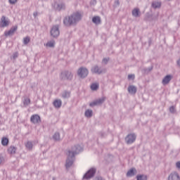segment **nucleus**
I'll list each match as a JSON object with an SVG mask.
<instances>
[{"mask_svg": "<svg viewBox=\"0 0 180 180\" xmlns=\"http://www.w3.org/2000/svg\"><path fill=\"white\" fill-rule=\"evenodd\" d=\"M4 162H5V158H4L2 156H0V165L1 164H4Z\"/></svg>", "mask_w": 180, "mask_h": 180, "instance_id": "4c0bfd02", "label": "nucleus"}, {"mask_svg": "<svg viewBox=\"0 0 180 180\" xmlns=\"http://www.w3.org/2000/svg\"><path fill=\"white\" fill-rule=\"evenodd\" d=\"M161 1H153L152 2L151 7L153 8V9H160L161 8Z\"/></svg>", "mask_w": 180, "mask_h": 180, "instance_id": "6ab92c4d", "label": "nucleus"}, {"mask_svg": "<svg viewBox=\"0 0 180 180\" xmlns=\"http://www.w3.org/2000/svg\"><path fill=\"white\" fill-rule=\"evenodd\" d=\"M8 1L11 5H15V4H16V2H18V0H8Z\"/></svg>", "mask_w": 180, "mask_h": 180, "instance_id": "e433bc0d", "label": "nucleus"}, {"mask_svg": "<svg viewBox=\"0 0 180 180\" xmlns=\"http://www.w3.org/2000/svg\"><path fill=\"white\" fill-rule=\"evenodd\" d=\"M1 25H0V27H8L9 26V24L11 23V21L9 20H6V17L2 16L1 17Z\"/></svg>", "mask_w": 180, "mask_h": 180, "instance_id": "f8f14e48", "label": "nucleus"}, {"mask_svg": "<svg viewBox=\"0 0 180 180\" xmlns=\"http://www.w3.org/2000/svg\"><path fill=\"white\" fill-rule=\"evenodd\" d=\"M65 4L64 3H60V4H55V9L56 11H58L59 12L61 11H65Z\"/></svg>", "mask_w": 180, "mask_h": 180, "instance_id": "2eb2a0df", "label": "nucleus"}, {"mask_svg": "<svg viewBox=\"0 0 180 180\" xmlns=\"http://www.w3.org/2000/svg\"><path fill=\"white\" fill-rule=\"evenodd\" d=\"M44 46H46V44H44Z\"/></svg>", "mask_w": 180, "mask_h": 180, "instance_id": "49530a36", "label": "nucleus"}, {"mask_svg": "<svg viewBox=\"0 0 180 180\" xmlns=\"http://www.w3.org/2000/svg\"><path fill=\"white\" fill-rule=\"evenodd\" d=\"M99 88V85L96 84V83H93L91 85V91H96Z\"/></svg>", "mask_w": 180, "mask_h": 180, "instance_id": "7c9ffc66", "label": "nucleus"}, {"mask_svg": "<svg viewBox=\"0 0 180 180\" xmlns=\"http://www.w3.org/2000/svg\"><path fill=\"white\" fill-rule=\"evenodd\" d=\"M135 76L134 75H128V79H134Z\"/></svg>", "mask_w": 180, "mask_h": 180, "instance_id": "58836bf2", "label": "nucleus"}, {"mask_svg": "<svg viewBox=\"0 0 180 180\" xmlns=\"http://www.w3.org/2000/svg\"><path fill=\"white\" fill-rule=\"evenodd\" d=\"M172 79V75H167L165 76L163 79L162 80V85H168L169 84L170 81Z\"/></svg>", "mask_w": 180, "mask_h": 180, "instance_id": "4468645a", "label": "nucleus"}, {"mask_svg": "<svg viewBox=\"0 0 180 180\" xmlns=\"http://www.w3.org/2000/svg\"><path fill=\"white\" fill-rule=\"evenodd\" d=\"M70 96H71V91H64L62 93V98H63V99H68V98H70Z\"/></svg>", "mask_w": 180, "mask_h": 180, "instance_id": "4be33fe9", "label": "nucleus"}, {"mask_svg": "<svg viewBox=\"0 0 180 180\" xmlns=\"http://www.w3.org/2000/svg\"><path fill=\"white\" fill-rule=\"evenodd\" d=\"M108 62H109V58H104L103 59V63H104L105 64H108Z\"/></svg>", "mask_w": 180, "mask_h": 180, "instance_id": "c9c22d12", "label": "nucleus"}, {"mask_svg": "<svg viewBox=\"0 0 180 180\" xmlns=\"http://www.w3.org/2000/svg\"><path fill=\"white\" fill-rule=\"evenodd\" d=\"M51 36L54 37V39H57V37L60 36V27L58 25L52 27L51 30Z\"/></svg>", "mask_w": 180, "mask_h": 180, "instance_id": "423d86ee", "label": "nucleus"}, {"mask_svg": "<svg viewBox=\"0 0 180 180\" xmlns=\"http://www.w3.org/2000/svg\"><path fill=\"white\" fill-rule=\"evenodd\" d=\"M82 19V15L81 13L77 11L72 13L70 15H67L63 18V25L67 27L70 26H75L79 20Z\"/></svg>", "mask_w": 180, "mask_h": 180, "instance_id": "f03ea898", "label": "nucleus"}, {"mask_svg": "<svg viewBox=\"0 0 180 180\" xmlns=\"http://www.w3.org/2000/svg\"><path fill=\"white\" fill-rule=\"evenodd\" d=\"M18 150V148L11 146L8 148V154H16V150Z\"/></svg>", "mask_w": 180, "mask_h": 180, "instance_id": "412c9836", "label": "nucleus"}, {"mask_svg": "<svg viewBox=\"0 0 180 180\" xmlns=\"http://www.w3.org/2000/svg\"><path fill=\"white\" fill-rule=\"evenodd\" d=\"M18 30V25H15L11 27V29L8 31H5L4 32V36L6 37H11L15 34V32Z\"/></svg>", "mask_w": 180, "mask_h": 180, "instance_id": "6e6552de", "label": "nucleus"}, {"mask_svg": "<svg viewBox=\"0 0 180 180\" xmlns=\"http://www.w3.org/2000/svg\"><path fill=\"white\" fill-rule=\"evenodd\" d=\"M128 92L129 94H131V95H136V93L137 92V87L134 85H130L128 86Z\"/></svg>", "mask_w": 180, "mask_h": 180, "instance_id": "dca6fc26", "label": "nucleus"}, {"mask_svg": "<svg viewBox=\"0 0 180 180\" xmlns=\"http://www.w3.org/2000/svg\"><path fill=\"white\" fill-rule=\"evenodd\" d=\"M147 175L145 174H138L136 175V180H147Z\"/></svg>", "mask_w": 180, "mask_h": 180, "instance_id": "bb28decb", "label": "nucleus"}, {"mask_svg": "<svg viewBox=\"0 0 180 180\" xmlns=\"http://www.w3.org/2000/svg\"><path fill=\"white\" fill-rule=\"evenodd\" d=\"M91 71L93 74H98V75H101V74H105L106 72V69L95 65L91 68Z\"/></svg>", "mask_w": 180, "mask_h": 180, "instance_id": "0eeeda50", "label": "nucleus"}, {"mask_svg": "<svg viewBox=\"0 0 180 180\" xmlns=\"http://www.w3.org/2000/svg\"><path fill=\"white\" fill-rule=\"evenodd\" d=\"M94 4H96V0L93 1Z\"/></svg>", "mask_w": 180, "mask_h": 180, "instance_id": "c03bdc74", "label": "nucleus"}, {"mask_svg": "<svg viewBox=\"0 0 180 180\" xmlns=\"http://www.w3.org/2000/svg\"><path fill=\"white\" fill-rule=\"evenodd\" d=\"M88 74H89V71L86 68L81 67L77 70V75L82 79H84V78H86L88 77Z\"/></svg>", "mask_w": 180, "mask_h": 180, "instance_id": "20e7f679", "label": "nucleus"}, {"mask_svg": "<svg viewBox=\"0 0 180 180\" xmlns=\"http://www.w3.org/2000/svg\"><path fill=\"white\" fill-rule=\"evenodd\" d=\"M82 151V147L79 145L74 146L71 149L68 150L67 155L68 158L66 160L65 167L67 169L70 168L74 164V160L77 154H79Z\"/></svg>", "mask_w": 180, "mask_h": 180, "instance_id": "f257e3e1", "label": "nucleus"}, {"mask_svg": "<svg viewBox=\"0 0 180 180\" xmlns=\"http://www.w3.org/2000/svg\"><path fill=\"white\" fill-rule=\"evenodd\" d=\"M18 57H19V53L18 52H15L13 54V58L14 60H15V58H18Z\"/></svg>", "mask_w": 180, "mask_h": 180, "instance_id": "f704fd0d", "label": "nucleus"}, {"mask_svg": "<svg viewBox=\"0 0 180 180\" xmlns=\"http://www.w3.org/2000/svg\"><path fill=\"white\" fill-rule=\"evenodd\" d=\"M37 15H38V13H37V12H34L33 16H34V18H37Z\"/></svg>", "mask_w": 180, "mask_h": 180, "instance_id": "79ce46f5", "label": "nucleus"}, {"mask_svg": "<svg viewBox=\"0 0 180 180\" xmlns=\"http://www.w3.org/2000/svg\"><path fill=\"white\" fill-rule=\"evenodd\" d=\"M53 103V106L56 109H60V108H61V105H63V101H61V100L60 99H57V100H55Z\"/></svg>", "mask_w": 180, "mask_h": 180, "instance_id": "a211bd4d", "label": "nucleus"}, {"mask_svg": "<svg viewBox=\"0 0 180 180\" xmlns=\"http://www.w3.org/2000/svg\"><path fill=\"white\" fill-rule=\"evenodd\" d=\"M95 174H96V168L91 167L84 175L83 179H86V180L91 179V178H94V176H95Z\"/></svg>", "mask_w": 180, "mask_h": 180, "instance_id": "39448f33", "label": "nucleus"}, {"mask_svg": "<svg viewBox=\"0 0 180 180\" xmlns=\"http://www.w3.org/2000/svg\"><path fill=\"white\" fill-rule=\"evenodd\" d=\"M1 144L4 147H6V146H8V144H9V139L6 137H3L1 139Z\"/></svg>", "mask_w": 180, "mask_h": 180, "instance_id": "a878e982", "label": "nucleus"}, {"mask_svg": "<svg viewBox=\"0 0 180 180\" xmlns=\"http://www.w3.org/2000/svg\"><path fill=\"white\" fill-rule=\"evenodd\" d=\"M46 47H49L50 49H54L56 47V40L51 39L47 41L46 44Z\"/></svg>", "mask_w": 180, "mask_h": 180, "instance_id": "f3484780", "label": "nucleus"}, {"mask_svg": "<svg viewBox=\"0 0 180 180\" xmlns=\"http://www.w3.org/2000/svg\"><path fill=\"white\" fill-rule=\"evenodd\" d=\"M141 13L140 9L139 8H134L132 10V16H134V18H140Z\"/></svg>", "mask_w": 180, "mask_h": 180, "instance_id": "aec40b11", "label": "nucleus"}, {"mask_svg": "<svg viewBox=\"0 0 180 180\" xmlns=\"http://www.w3.org/2000/svg\"><path fill=\"white\" fill-rule=\"evenodd\" d=\"M30 122L31 123H33L34 124H37L41 122V120L40 118V115L35 114L31 116L30 117Z\"/></svg>", "mask_w": 180, "mask_h": 180, "instance_id": "9d476101", "label": "nucleus"}, {"mask_svg": "<svg viewBox=\"0 0 180 180\" xmlns=\"http://www.w3.org/2000/svg\"><path fill=\"white\" fill-rule=\"evenodd\" d=\"M23 105H24V106H27V105H30V98H29L26 96H24Z\"/></svg>", "mask_w": 180, "mask_h": 180, "instance_id": "cd10ccee", "label": "nucleus"}, {"mask_svg": "<svg viewBox=\"0 0 180 180\" xmlns=\"http://www.w3.org/2000/svg\"><path fill=\"white\" fill-rule=\"evenodd\" d=\"M136 134H129L125 138V141L127 144H133L134 141H136Z\"/></svg>", "mask_w": 180, "mask_h": 180, "instance_id": "1a4fd4ad", "label": "nucleus"}, {"mask_svg": "<svg viewBox=\"0 0 180 180\" xmlns=\"http://www.w3.org/2000/svg\"><path fill=\"white\" fill-rule=\"evenodd\" d=\"M105 97H102L101 98H98L91 103H90L89 106H91V108L94 106H97V105H102V103H103V102H105Z\"/></svg>", "mask_w": 180, "mask_h": 180, "instance_id": "9b49d317", "label": "nucleus"}, {"mask_svg": "<svg viewBox=\"0 0 180 180\" xmlns=\"http://www.w3.org/2000/svg\"><path fill=\"white\" fill-rule=\"evenodd\" d=\"M168 180H180L179 174L176 172H172L168 176Z\"/></svg>", "mask_w": 180, "mask_h": 180, "instance_id": "ddd939ff", "label": "nucleus"}, {"mask_svg": "<svg viewBox=\"0 0 180 180\" xmlns=\"http://www.w3.org/2000/svg\"><path fill=\"white\" fill-rule=\"evenodd\" d=\"M169 112H170V113H175L176 112V110H175V107L171 106L169 108Z\"/></svg>", "mask_w": 180, "mask_h": 180, "instance_id": "473e14b6", "label": "nucleus"}, {"mask_svg": "<svg viewBox=\"0 0 180 180\" xmlns=\"http://www.w3.org/2000/svg\"><path fill=\"white\" fill-rule=\"evenodd\" d=\"M115 4L117 5V6H119L120 5V2H119V0H116L115 1Z\"/></svg>", "mask_w": 180, "mask_h": 180, "instance_id": "a19ab883", "label": "nucleus"}, {"mask_svg": "<svg viewBox=\"0 0 180 180\" xmlns=\"http://www.w3.org/2000/svg\"><path fill=\"white\" fill-rule=\"evenodd\" d=\"M92 110H86L84 112V115L86 117H92Z\"/></svg>", "mask_w": 180, "mask_h": 180, "instance_id": "c756f323", "label": "nucleus"}, {"mask_svg": "<svg viewBox=\"0 0 180 180\" xmlns=\"http://www.w3.org/2000/svg\"><path fill=\"white\" fill-rule=\"evenodd\" d=\"M53 139L55 141H60V140H61L60 138V133L56 132L53 136Z\"/></svg>", "mask_w": 180, "mask_h": 180, "instance_id": "c85d7f7f", "label": "nucleus"}, {"mask_svg": "<svg viewBox=\"0 0 180 180\" xmlns=\"http://www.w3.org/2000/svg\"><path fill=\"white\" fill-rule=\"evenodd\" d=\"M136 172H137L136 169H130L127 173V176H134V175H136Z\"/></svg>", "mask_w": 180, "mask_h": 180, "instance_id": "5701e85b", "label": "nucleus"}, {"mask_svg": "<svg viewBox=\"0 0 180 180\" xmlns=\"http://www.w3.org/2000/svg\"><path fill=\"white\" fill-rule=\"evenodd\" d=\"M30 43V37H26L23 39L24 44H29Z\"/></svg>", "mask_w": 180, "mask_h": 180, "instance_id": "2f4dec72", "label": "nucleus"}, {"mask_svg": "<svg viewBox=\"0 0 180 180\" xmlns=\"http://www.w3.org/2000/svg\"><path fill=\"white\" fill-rule=\"evenodd\" d=\"M92 22L95 25H101V17H99V16L93 17Z\"/></svg>", "mask_w": 180, "mask_h": 180, "instance_id": "b1692460", "label": "nucleus"}, {"mask_svg": "<svg viewBox=\"0 0 180 180\" xmlns=\"http://www.w3.org/2000/svg\"><path fill=\"white\" fill-rule=\"evenodd\" d=\"M176 167L177 168V169H180V161L176 162Z\"/></svg>", "mask_w": 180, "mask_h": 180, "instance_id": "ea45409f", "label": "nucleus"}, {"mask_svg": "<svg viewBox=\"0 0 180 180\" xmlns=\"http://www.w3.org/2000/svg\"><path fill=\"white\" fill-rule=\"evenodd\" d=\"M26 148L29 150L30 151H32L33 150V143L32 141H28L25 144Z\"/></svg>", "mask_w": 180, "mask_h": 180, "instance_id": "393cba45", "label": "nucleus"}, {"mask_svg": "<svg viewBox=\"0 0 180 180\" xmlns=\"http://www.w3.org/2000/svg\"><path fill=\"white\" fill-rule=\"evenodd\" d=\"M56 177H53V180H56Z\"/></svg>", "mask_w": 180, "mask_h": 180, "instance_id": "a18cd8bd", "label": "nucleus"}, {"mask_svg": "<svg viewBox=\"0 0 180 180\" xmlns=\"http://www.w3.org/2000/svg\"><path fill=\"white\" fill-rule=\"evenodd\" d=\"M145 72H150V71H153V66H150V68H145L144 69Z\"/></svg>", "mask_w": 180, "mask_h": 180, "instance_id": "72a5a7b5", "label": "nucleus"}, {"mask_svg": "<svg viewBox=\"0 0 180 180\" xmlns=\"http://www.w3.org/2000/svg\"><path fill=\"white\" fill-rule=\"evenodd\" d=\"M59 78L61 81H72L74 75L72 74V72L70 70H64L60 72Z\"/></svg>", "mask_w": 180, "mask_h": 180, "instance_id": "7ed1b4c3", "label": "nucleus"}, {"mask_svg": "<svg viewBox=\"0 0 180 180\" xmlns=\"http://www.w3.org/2000/svg\"><path fill=\"white\" fill-rule=\"evenodd\" d=\"M97 179H98V180H103V179L102 178V176H98V177H97Z\"/></svg>", "mask_w": 180, "mask_h": 180, "instance_id": "37998d69", "label": "nucleus"}]
</instances>
